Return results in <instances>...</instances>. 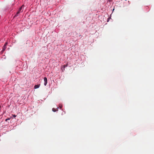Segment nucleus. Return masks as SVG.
I'll return each mask as SVG.
<instances>
[{
	"label": "nucleus",
	"mask_w": 154,
	"mask_h": 154,
	"mask_svg": "<svg viewBox=\"0 0 154 154\" xmlns=\"http://www.w3.org/2000/svg\"><path fill=\"white\" fill-rule=\"evenodd\" d=\"M1 110V106H0V110Z\"/></svg>",
	"instance_id": "obj_13"
},
{
	"label": "nucleus",
	"mask_w": 154,
	"mask_h": 154,
	"mask_svg": "<svg viewBox=\"0 0 154 154\" xmlns=\"http://www.w3.org/2000/svg\"><path fill=\"white\" fill-rule=\"evenodd\" d=\"M67 66V65H64V66H63V67H64V68H65Z\"/></svg>",
	"instance_id": "obj_7"
},
{
	"label": "nucleus",
	"mask_w": 154,
	"mask_h": 154,
	"mask_svg": "<svg viewBox=\"0 0 154 154\" xmlns=\"http://www.w3.org/2000/svg\"><path fill=\"white\" fill-rule=\"evenodd\" d=\"M12 116L14 118H15L16 117V116L15 115H13Z\"/></svg>",
	"instance_id": "obj_10"
},
{
	"label": "nucleus",
	"mask_w": 154,
	"mask_h": 154,
	"mask_svg": "<svg viewBox=\"0 0 154 154\" xmlns=\"http://www.w3.org/2000/svg\"><path fill=\"white\" fill-rule=\"evenodd\" d=\"M40 84L39 85H35L34 86V88L35 89H36V88H38L40 87Z\"/></svg>",
	"instance_id": "obj_3"
},
{
	"label": "nucleus",
	"mask_w": 154,
	"mask_h": 154,
	"mask_svg": "<svg viewBox=\"0 0 154 154\" xmlns=\"http://www.w3.org/2000/svg\"><path fill=\"white\" fill-rule=\"evenodd\" d=\"M20 12H19V11H18L17 13V14H16L15 15L14 17H17V16L18 14L20 13Z\"/></svg>",
	"instance_id": "obj_4"
},
{
	"label": "nucleus",
	"mask_w": 154,
	"mask_h": 154,
	"mask_svg": "<svg viewBox=\"0 0 154 154\" xmlns=\"http://www.w3.org/2000/svg\"><path fill=\"white\" fill-rule=\"evenodd\" d=\"M44 85L46 86L47 83V79L46 77H45L44 78Z\"/></svg>",
	"instance_id": "obj_1"
},
{
	"label": "nucleus",
	"mask_w": 154,
	"mask_h": 154,
	"mask_svg": "<svg viewBox=\"0 0 154 154\" xmlns=\"http://www.w3.org/2000/svg\"><path fill=\"white\" fill-rule=\"evenodd\" d=\"M60 109H62V106H60Z\"/></svg>",
	"instance_id": "obj_11"
},
{
	"label": "nucleus",
	"mask_w": 154,
	"mask_h": 154,
	"mask_svg": "<svg viewBox=\"0 0 154 154\" xmlns=\"http://www.w3.org/2000/svg\"><path fill=\"white\" fill-rule=\"evenodd\" d=\"M7 45V42H6L5 43L4 46H6Z\"/></svg>",
	"instance_id": "obj_8"
},
{
	"label": "nucleus",
	"mask_w": 154,
	"mask_h": 154,
	"mask_svg": "<svg viewBox=\"0 0 154 154\" xmlns=\"http://www.w3.org/2000/svg\"><path fill=\"white\" fill-rule=\"evenodd\" d=\"M24 6L23 5L22 6L19 8V12H22L23 11V10L22 9V8Z\"/></svg>",
	"instance_id": "obj_2"
},
{
	"label": "nucleus",
	"mask_w": 154,
	"mask_h": 154,
	"mask_svg": "<svg viewBox=\"0 0 154 154\" xmlns=\"http://www.w3.org/2000/svg\"><path fill=\"white\" fill-rule=\"evenodd\" d=\"M52 110L54 112H55L57 110L55 109L54 108H53L52 109Z\"/></svg>",
	"instance_id": "obj_6"
},
{
	"label": "nucleus",
	"mask_w": 154,
	"mask_h": 154,
	"mask_svg": "<svg viewBox=\"0 0 154 154\" xmlns=\"http://www.w3.org/2000/svg\"><path fill=\"white\" fill-rule=\"evenodd\" d=\"M108 1H109V2H110L111 0H108Z\"/></svg>",
	"instance_id": "obj_12"
},
{
	"label": "nucleus",
	"mask_w": 154,
	"mask_h": 154,
	"mask_svg": "<svg viewBox=\"0 0 154 154\" xmlns=\"http://www.w3.org/2000/svg\"><path fill=\"white\" fill-rule=\"evenodd\" d=\"M10 119L9 118H8V119H5V121H7L8 120H10Z\"/></svg>",
	"instance_id": "obj_9"
},
{
	"label": "nucleus",
	"mask_w": 154,
	"mask_h": 154,
	"mask_svg": "<svg viewBox=\"0 0 154 154\" xmlns=\"http://www.w3.org/2000/svg\"><path fill=\"white\" fill-rule=\"evenodd\" d=\"M6 48V46H5L4 45L3 47V49L2 51H4Z\"/></svg>",
	"instance_id": "obj_5"
}]
</instances>
